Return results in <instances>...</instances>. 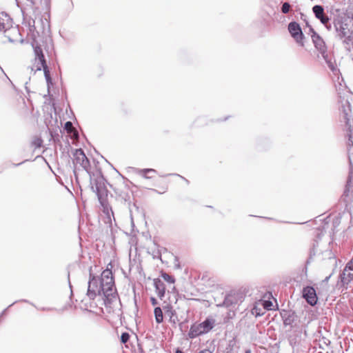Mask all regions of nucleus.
I'll return each instance as SVG.
<instances>
[{"label":"nucleus","instance_id":"5","mask_svg":"<svg viewBox=\"0 0 353 353\" xmlns=\"http://www.w3.org/2000/svg\"><path fill=\"white\" fill-rule=\"evenodd\" d=\"M342 104L340 108L341 110V117L343 119L345 126L347 128V136H348V144L353 145V141L352 139V129H351V107L350 103L347 100H345L344 101H341Z\"/></svg>","mask_w":353,"mask_h":353},{"label":"nucleus","instance_id":"16","mask_svg":"<svg viewBox=\"0 0 353 353\" xmlns=\"http://www.w3.org/2000/svg\"><path fill=\"white\" fill-rule=\"evenodd\" d=\"M154 314L156 322L159 324L163 321V315L162 310L160 307H156L154 310Z\"/></svg>","mask_w":353,"mask_h":353},{"label":"nucleus","instance_id":"35","mask_svg":"<svg viewBox=\"0 0 353 353\" xmlns=\"http://www.w3.org/2000/svg\"><path fill=\"white\" fill-rule=\"evenodd\" d=\"M324 26L327 28V30H330L332 29L331 23H330V21L327 22V24H324Z\"/></svg>","mask_w":353,"mask_h":353},{"label":"nucleus","instance_id":"7","mask_svg":"<svg viewBox=\"0 0 353 353\" xmlns=\"http://www.w3.org/2000/svg\"><path fill=\"white\" fill-rule=\"evenodd\" d=\"M87 295L90 299H94L97 295H103L99 281L91 273L88 282Z\"/></svg>","mask_w":353,"mask_h":353},{"label":"nucleus","instance_id":"39","mask_svg":"<svg viewBox=\"0 0 353 353\" xmlns=\"http://www.w3.org/2000/svg\"><path fill=\"white\" fill-rule=\"evenodd\" d=\"M175 353H183V352L180 350H177Z\"/></svg>","mask_w":353,"mask_h":353},{"label":"nucleus","instance_id":"11","mask_svg":"<svg viewBox=\"0 0 353 353\" xmlns=\"http://www.w3.org/2000/svg\"><path fill=\"white\" fill-rule=\"evenodd\" d=\"M340 283L343 286L347 285L353 280V272L344 268L339 276Z\"/></svg>","mask_w":353,"mask_h":353},{"label":"nucleus","instance_id":"34","mask_svg":"<svg viewBox=\"0 0 353 353\" xmlns=\"http://www.w3.org/2000/svg\"><path fill=\"white\" fill-rule=\"evenodd\" d=\"M150 302L152 305H157L158 304L157 300L154 297L150 298Z\"/></svg>","mask_w":353,"mask_h":353},{"label":"nucleus","instance_id":"10","mask_svg":"<svg viewBox=\"0 0 353 353\" xmlns=\"http://www.w3.org/2000/svg\"><path fill=\"white\" fill-rule=\"evenodd\" d=\"M303 296L306 301L311 305H314L317 303V296L314 288L307 286L303 290Z\"/></svg>","mask_w":353,"mask_h":353},{"label":"nucleus","instance_id":"30","mask_svg":"<svg viewBox=\"0 0 353 353\" xmlns=\"http://www.w3.org/2000/svg\"><path fill=\"white\" fill-rule=\"evenodd\" d=\"M252 314H255L256 316H261V315H262V314H263V312H260V310H259V309H258V307H254L252 309Z\"/></svg>","mask_w":353,"mask_h":353},{"label":"nucleus","instance_id":"23","mask_svg":"<svg viewBox=\"0 0 353 353\" xmlns=\"http://www.w3.org/2000/svg\"><path fill=\"white\" fill-rule=\"evenodd\" d=\"M103 190V187L101 185V183L100 182L97 181L95 183V192L97 194V196L99 197V199L101 200V192Z\"/></svg>","mask_w":353,"mask_h":353},{"label":"nucleus","instance_id":"38","mask_svg":"<svg viewBox=\"0 0 353 353\" xmlns=\"http://www.w3.org/2000/svg\"><path fill=\"white\" fill-rule=\"evenodd\" d=\"M32 19H30L28 21V26H29V28L31 27L32 26Z\"/></svg>","mask_w":353,"mask_h":353},{"label":"nucleus","instance_id":"22","mask_svg":"<svg viewBox=\"0 0 353 353\" xmlns=\"http://www.w3.org/2000/svg\"><path fill=\"white\" fill-rule=\"evenodd\" d=\"M291 9V5L288 2L282 3L281 11L283 14H288Z\"/></svg>","mask_w":353,"mask_h":353},{"label":"nucleus","instance_id":"13","mask_svg":"<svg viewBox=\"0 0 353 353\" xmlns=\"http://www.w3.org/2000/svg\"><path fill=\"white\" fill-rule=\"evenodd\" d=\"M154 285L158 296L163 299L165 294V285L160 279H154Z\"/></svg>","mask_w":353,"mask_h":353},{"label":"nucleus","instance_id":"41","mask_svg":"<svg viewBox=\"0 0 353 353\" xmlns=\"http://www.w3.org/2000/svg\"><path fill=\"white\" fill-rule=\"evenodd\" d=\"M330 276H327L325 279V281H327L330 279Z\"/></svg>","mask_w":353,"mask_h":353},{"label":"nucleus","instance_id":"37","mask_svg":"<svg viewBox=\"0 0 353 353\" xmlns=\"http://www.w3.org/2000/svg\"><path fill=\"white\" fill-rule=\"evenodd\" d=\"M291 323V321L290 319H285L284 320V324L285 325H290Z\"/></svg>","mask_w":353,"mask_h":353},{"label":"nucleus","instance_id":"21","mask_svg":"<svg viewBox=\"0 0 353 353\" xmlns=\"http://www.w3.org/2000/svg\"><path fill=\"white\" fill-rule=\"evenodd\" d=\"M336 30L339 32L338 35L339 36L340 38H343V37H346V35H347V31H346L347 28H344L343 26V25H341L339 28L337 26H336Z\"/></svg>","mask_w":353,"mask_h":353},{"label":"nucleus","instance_id":"26","mask_svg":"<svg viewBox=\"0 0 353 353\" xmlns=\"http://www.w3.org/2000/svg\"><path fill=\"white\" fill-rule=\"evenodd\" d=\"M129 339H130V335L128 333H127V332L122 333V334L121 336V343H126L128 341Z\"/></svg>","mask_w":353,"mask_h":353},{"label":"nucleus","instance_id":"36","mask_svg":"<svg viewBox=\"0 0 353 353\" xmlns=\"http://www.w3.org/2000/svg\"><path fill=\"white\" fill-rule=\"evenodd\" d=\"M9 34L11 36V37L14 39V41H16V37L18 34H14L12 32H10Z\"/></svg>","mask_w":353,"mask_h":353},{"label":"nucleus","instance_id":"9","mask_svg":"<svg viewBox=\"0 0 353 353\" xmlns=\"http://www.w3.org/2000/svg\"><path fill=\"white\" fill-rule=\"evenodd\" d=\"M288 30L291 36L294 40L301 46H303L302 40L303 39V34L299 24L296 22H290L288 25Z\"/></svg>","mask_w":353,"mask_h":353},{"label":"nucleus","instance_id":"19","mask_svg":"<svg viewBox=\"0 0 353 353\" xmlns=\"http://www.w3.org/2000/svg\"><path fill=\"white\" fill-rule=\"evenodd\" d=\"M345 190H349L353 192V173L350 172L347 180V183L345 187Z\"/></svg>","mask_w":353,"mask_h":353},{"label":"nucleus","instance_id":"40","mask_svg":"<svg viewBox=\"0 0 353 353\" xmlns=\"http://www.w3.org/2000/svg\"><path fill=\"white\" fill-rule=\"evenodd\" d=\"M199 353H211L209 351H201Z\"/></svg>","mask_w":353,"mask_h":353},{"label":"nucleus","instance_id":"6","mask_svg":"<svg viewBox=\"0 0 353 353\" xmlns=\"http://www.w3.org/2000/svg\"><path fill=\"white\" fill-rule=\"evenodd\" d=\"M72 161L74 166V170L81 168L88 172L90 165V161L85 156L82 149H75L72 152Z\"/></svg>","mask_w":353,"mask_h":353},{"label":"nucleus","instance_id":"31","mask_svg":"<svg viewBox=\"0 0 353 353\" xmlns=\"http://www.w3.org/2000/svg\"><path fill=\"white\" fill-rule=\"evenodd\" d=\"M65 128L67 131L70 132L73 128L72 123L70 121L66 122L65 124Z\"/></svg>","mask_w":353,"mask_h":353},{"label":"nucleus","instance_id":"27","mask_svg":"<svg viewBox=\"0 0 353 353\" xmlns=\"http://www.w3.org/2000/svg\"><path fill=\"white\" fill-rule=\"evenodd\" d=\"M319 19L320 20L321 23L323 24V25L324 24H327V22L330 21V18L325 14L324 15H323L322 17H319Z\"/></svg>","mask_w":353,"mask_h":353},{"label":"nucleus","instance_id":"4","mask_svg":"<svg viewBox=\"0 0 353 353\" xmlns=\"http://www.w3.org/2000/svg\"><path fill=\"white\" fill-rule=\"evenodd\" d=\"M0 31L4 32L5 37H7L10 42H14V39L9 34L10 32H12L14 34H19L18 28L12 26V19L4 12L0 14Z\"/></svg>","mask_w":353,"mask_h":353},{"label":"nucleus","instance_id":"32","mask_svg":"<svg viewBox=\"0 0 353 353\" xmlns=\"http://www.w3.org/2000/svg\"><path fill=\"white\" fill-rule=\"evenodd\" d=\"M170 312L171 314L170 321L173 322L174 323H175L176 321L177 320V317L176 316H175V318H174V316L175 315V311L170 310Z\"/></svg>","mask_w":353,"mask_h":353},{"label":"nucleus","instance_id":"25","mask_svg":"<svg viewBox=\"0 0 353 353\" xmlns=\"http://www.w3.org/2000/svg\"><path fill=\"white\" fill-rule=\"evenodd\" d=\"M103 212L107 214V216L110 218V213H112L113 214V212H112V210L110 207H109L108 205H103Z\"/></svg>","mask_w":353,"mask_h":353},{"label":"nucleus","instance_id":"1","mask_svg":"<svg viewBox=\"0 0 353 353\" xmlns=\"http://www.w3.org/2000/svg\"><path fill=\"white\" fill-rule=\"evenodd\" d=\"M32 26L29 28L28 34L30 35V37L32 39V45L34 48V59L32 64L30 66H29L28 68H30L32 72H34V73H35L37 71H40L41 70V69H43L46 80L48 84L49 85L50 83H51V77L50 74V70L46 64V61L42 49L39 46L38 39L40 37V33L35 27L34 20H32Z\"/></svg>","mask_w":353,"mask_h":353},{"label":"nucleus","instance_id":"12","mask_svg":"<svg viewBox=\"0 0 353 353\" xmlns=\"http://www.w3.org/2000/svg\"><path fill=\"white\" fill-rule=\"evenodd\" d=\"M352 198L353 192L344 190L339 201L341 203L344 205L345 210H347L349 206L352 204L353 201Z\"/></svg>","mask_w":353,"mask_h":353},{"label":"nucleus","instance_id":"33","mask_svg":"<svg viewBox=\"0 0 353 353\" xmlns=\"http://www.w3.org/2000/svg\"><path fill=\"white\" fill-rule=\"evenodd\" d=\"M272 305V303L271 301H265L263 306L267 310H272L271 306Z\"/></svg>","mask_w":353,"mask_h":353},{"label":"nucleus","instance_id":"14","mask_svg":"<svg viewBox=\"0 0 353 353\" xmlns=\"http://www.w3.org/2000/svg\"><path fill=\"white\" fill-rule=\"evenodd\" d=\"M203 332L202 331L200 323L199 324H193L190 329L188 336L190 339H194L199 335L203 334Z\"/></svg>","mask_w":353,"mask_h":353},{"label":"nucleus","instance_id":"18","mask_svg":"<svg viewBox=\"0 0 353 353\" xmlns=\"http://www.w3.org/2000/svg\"><path fill=\"white\" fill-rule=\"evenodd\" d=\"M345 190H349L353 192V173L350 172L347 180V183L345 187Z\"/></svg>","mask_w":353,"mask_h":353},{"label":"nucleus","instance_id":"15","mask_svg":"<svg viewBox=\"0 0 353 353\" xmlns=\"http://www.w3.org/2000/svg\"><path fill=\"white\" fill-rule=\"evenodd\" d=\"M214 324V320L211 319H206L203 322L200 323L203 334L208 333L210 331Z\"/></svg>","mask_w":353,"mask_h":353},{"label":"nucleus","instance_id":"42","mask_svg":"<svg viewBox=\"0 0 353 353\" xmlns=\"http://www.w3.org/2000/svg\"><path fill=\"white\" fill-rule=\"evenodd\" d=\"M246 353H250V350L246 351Z\"/></svg>","mask_w":353,"mask_h":353},{"label":"nucleus","instance_id":"2","mask_svg":"<svg viewBox=\"0 0 353 353\" xmlns=\"http://www.w3.org/2000/svg\"><path fill=\"white\" fill-rule=\"evenodd\" d=\"M311 30L312 32V39L315 48L321 54L328 68L331 70L333 74L335 76H337L339 74V70L337 68L335 61H332V55L327 52L324 41L316 32L314 31L313 29H311Z\"/></svg>","mask_w":353,"mask_h":353},{"label":"nucleus","instance_id":"24","mask_svg":"<svg viewBox=\"0 0 353 353\" xmlns=\"http://www.w3.org/2000/svg\"><path fill=\"white\" fill-rule=\"evenodd\" d=\"M43 141L41 139L36 137L32 141V145H34L35 148H41L42 145Z\"/></svg>","mask_w":353,"mask_h":353},{"label":"nucleus","instance_id":"29","mask_svg":"<svg viewBox=\"0 0 353 353\" xmlns=\"http://www.w3.org/2000/svg\"><path fill=\"white\" fill-rule=\"evenodd\" d=\"M347 270L353 272V256L351 260L346 264L345 267Z\"/></svg>","mask_w":353,"mask_h":353},{"label":"nucleus","instance_id":"17","mask_svg":"<svg viewBox=\"0 0 353 353\" xmlns=\"http://www.w3.org/2000/svg\"><path fill=\"white\" fill-rule=\"evenodd\" d=\"M312 11L316 17V18L319 19V17H322L325 14L324 8L322 6L316 5L312 8Z\"/></svg>","mask_w":353,"mask_h":353},{"label":"nucleus","instance_id":"28","mask_svg":"<svg viewBox=\"0 0 353 353\" xmlns=\"http://www.w3.org/2000/svg\"><path fill=\"white\" fill-rule=\"evenodd\" d=\"M140 172L143 174V176L145 178H148V176H145V174L146 173H150V172H156V170H154V169H152V168H147V169L141 170Z\"/></svg>","mask_w":353,"mask_h":353},{"label":"nucleus","instance_id":"20","mask_svg":"<svg viewBox=\"0 0 353 353\" xmlns=\"http://www.w3.org/2000/svg\"><path fill=\"white\" fill-rule=\"evenodd\" d=\"M161 276L164 281H167L169 283H174L175 282L174 278L172 276L167 274L166 272H162Z\"/></svg>","mask_w":353,"mask_h":353},{"label":"nucleus","instance_id":"3","mask_svg":"<svg viewBox=\"0 0 353 353\" xmlns=\"http://www.w3.org/2000/svg\"><path fill=\"white\" fill-rule=\"evenodd\" d=\"M101 285V291L108 301L115 298L117 290L114 286V281L112 272L110 270L106 269L101 273V279L99 280Z\"/></svg>","mask_w":353,"mask_h":353},{"label":"nucleus","instance_id":"8","mask_svg":"<svg viewBox=\"0 0 353 353\" xmlns=\"http://www.w3.org/2000/svg\"><path fill=\"white\" fill-rule=\"evenodd\" d=\"M239 302H242L241 294L236 292H231L225 296L223 302L218 304L217 306L229 307L238 304Z\"/></svg>","mask_w":353,"mask_h":353}]
</instances>
